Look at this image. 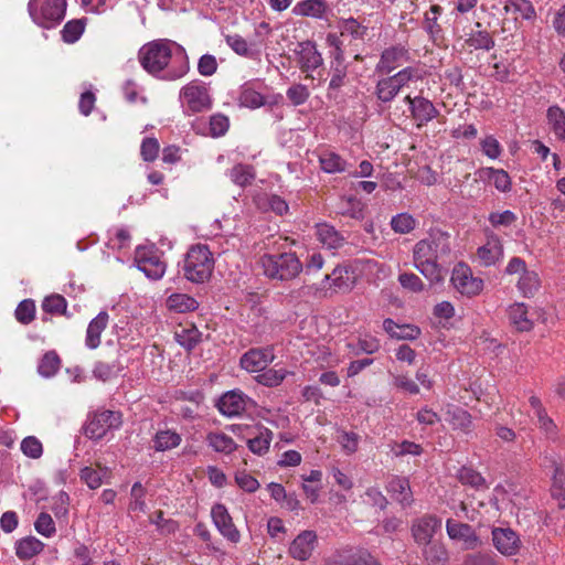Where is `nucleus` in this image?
<instances>
[{"label":"nucleus","instance_id":"f257e3e1","mask_svg":"<svg viewBox=\"0 0 565 565\" xmlns=\"http://www.w3.org/2000/svg\"><path fill=\"white\" fill-rule=\"evenodd\" d=\"M138 60L146 72L166 81L178 79L189 71L184 49L168 39L143 44L138 52Z\"/></svg>","mask_w":565,"mask_h":565},{"label":"nucleus","instance_id":"f03ea898","mask_svg":"<svg viewBox=\"0 0 565 565\" xmlns=\"http://www.w3.org/2000/svg\"><path fill=\"white\" fill-rule=\"evenodd\" d=\"M214 259L209 247L196 244L190 247L183 260L184 277L195 284L206 281L213 271Z\"/></svg>","mask_w":565,"mask_h":565},{"label":"nucleus","instance_id":"7ed1b4c3","mask_svg":"<svg viewBox=\"0 0 565 565\" xmlns=\"http://www.w3.org/2000/svg\"><path fill=\"white\" fill-rule=\"evenodd\" d=\"M260 264L266 277L278 280H291L303 268L295 253L264 254Z\"/></svg>","mask_w":565,"mask_h":565},{"label":"nucleus","instance_id":"20e7f679","mask_svg":"<svg viewBox=\"0 0 565 565\" xmlns=\"http://www.w3.org/2000/svg\"><path fill=\"white\" fill-rule=\"evenodd\" d=\"M28 11L34 23L51 29L64 19L66 0H29Z\"/></svg>","mask_w":565,"mask_h":565},{"label":"nucleus","instance_id":"39448f33","mask_svg":"<svg viewBox=\"0 0 565 565\" xmlns=\"http://www.w3.org/2000/svg\"><path fill=\"white\" fill-rule=\"evenodd\" d=\"M449 234L443 231H435L416 243L413 250L414 260L441 262L450 254Z\"/></svg>","mask_w":565,"mask_h":565},{"label":"nucleus","instance_id":"423d86ee","mask_svg":"<svg viewBox=\"0 0 565 565\" xmlns=\"http://www.w3.org/2000/svg\"><path fill=\"white\" fill-rule=\"evenodd\" d=\"M120 424L121 420L119 413L103 411L88 418L87 423L83 427V433L90 439H100L106 435L108 429L116 428Z\"/></svg>","mask_w":565,"mask_h":565},{"label":"nucleus","instance_id":"0eeeda50","mask_svg":"<svg viewBox=\"0 0 565 565\" xmlns=\"http://www.w3.org/2000/svg\"><path fill=\"white\" fill-rule=\"evenodd\" d=\"M414 68L405 67L393 76L382 78L376 85V96L383 103L394 99L398 92L414 77Z\"/></svg>","mask_w":565,"mask_h":565},{"label":"nucleus","instance_id":"6e6552de","mask_svg":"<svg viewBox=\"0 0 565 565\" xmlns=\"http://www.w3.org/2000/svg\"><path fill=\"white\" fill-rule=\"evenodd\" d=\"M451 282L461 295L469 297L478 295L483 288V280L472 277L470 268L462 263L452 269Z\"/></svg>","mask_w":565,"mask_h":565},{"label":"nucleus","instance_id":"1a4fd4ad","mask_svg":"<svg viewBox=\"0 0 565 565\" xmlns=\"http://www.w3.org/2000/svg\"><path fill=\"white\" fill-rule=\"evenodd\" d=\"M136 262L137 268L153 280L160 279L166 271V264L156 250L138 248Z\"/></svg>","mask_w":565,"mask_h":565},{"label":"nucleus","instance_id":"9d476101","mask_svg":"<svg viewBox=\"0 0 565 565\" xmlns=\"http://www.w3.org/2000/svg\"><path fill=\"white\" fill-rule=\"evenodd\" d=\"M211 515L214 525L225 539L232 543H237L239 541V531L233 523V519L224 504L215 503L212 507Z\"/></svg>","mask_w":565,"mask_h":565},{"label":"nucleus","instance_id":"9b49d317","mask_svg":"<svg viewBox=\"0 0 565 565\" xmlns=\"http://www.w3.org/2000/svg\"><path fill=\"white\" fill-rule=\"evenodd\" d=\"M274 358L271 347L253 348L241 356L239 364L248 372H260L273 362Z\"/></svg>","mask_w":565,"mask_h":565},{"label":"nucleus","instance_id":"f8f14e48","mask_svg":"<svg viewBox=\"0 0 565 565\" xmlns=\"http://www.w3.org/2000/svg\"><path fill=\"white\" fill-rule=\"evenodd\" d=\"M441 526V520L435 515L426 514L416 519L412 525V535L419 545L431 544V539Z\"/></svg>","mask_w":565,"mask_h":565},{"label":"nucleus","instance_id":"ddd939ff","mask_svg":"<svg viewBox=\"0 0 565 565\" xmlns=\"http://www.w3.org/2000/svg\"><path fill=\"white\" fill-rule=\"evenodd\" d=\"M318 544V536L312 530L300 532L291 542L288 553L297 561H307Z\"/></svg>","mask_w":565,"mask_h":565},{"label":"nucleus","instance_id":"4468645a","mask_svg":"<svg viewBox=\"0 0 565 565\" xmlns=\"http://www.w3.org/2000/svg\"><path fill=\"white\" fill-rule=\"evenodd\" d=\"M181 97L193 113H200L211 106L207 88L195 83H190L181 90Z\"/></svg>","mask_w":565,"mask_h":565},{"label":"nucleus","instance_id":"2eb2a0df","mask_svg":"<svg viewBox=\"0 0 565 565\" xmlns=\"http://www.w3.org/2000/svg\"><path fill=\"white\" fill-rule=\"evenodd\" d=\"M249 401L241 391L233 390L223 394L216 406L223 415L233 417L241 415Z\"/></svg>","mask_w":565,"mask_h":565},{"label":"nucleus","instance_id":"dca6fc26","mask_svg":"<svg viewBox=\"0 0 565 565\" xmlns=\"http://www.w3.org/2000/svg\"><path fill=\"white\" fill-rule=\"evenodd\" d=\"M411 116L416 122L417 128H422L427 122L439 116V110L426 97L416 96L411 107Z\"/></svg>","mask_w":565,"mask_h":565},{"label":"nucleus","instance_id":"f3484780","mask_svg":"<svg viewBox=\"0 0 565 565\" xmlns=\"http://www.w3.org/2000/svg\"><path fill=\"white\" fill-rule=\"evenodd\" d=\"M492 541L495 548L503 555H513L519 550L520 539L510 527L493 529Z\"/></svg>","mask_w":565,"mask_h":565},{"label":"nucleus","instance_id":"a211bd4d","mask_svg":"<svg viewBox=\"0 0 565 565\" xmlns=\"http://www.w3.org/2000/svg\"><path fill=\"white\" fill-rule=\"evenodd\" d=\"M298 46L300 50L296 51V53L299 55V64L302 72L315 71L322 65V55L318 52L313 41L299 42Z\"/></svg>","mask_w":565,"mask_h":565},{"label":"nucleus","instance_id":"6ab92c4d","mask_svg":"<svg viewBox=\"0 0 565 565\" xmlns=\"http://www.w3.org/2000/svg\"><path fill=\"white\" fill-rule=\"evenodd\" d=\"M446 530L450 539L463 541L467 548H476L479 537L470 524L447 520Z\"/></svg>","mask_w":565,"mask_h":565},{"label":"nucleus","instance_id":"aec40b11","mask_svg":"<svg viewBox=\"0 0 565 565\" xmlns=\"http://www.w3.org/2000/svg\"><path fill=\"white\" fill-rule=\"evenodd\" d=\"M408 60V51L404 46H392L383 51L376 70L390 74Z\"/></svg>","mask_w":565,"mask_h":565},{"label":"nucleus","instance_id":"412c9836","mask_svg":"<svg viewBox=\"0 0 565 565\" xmlns=\"http://www.w3.org/2000/svg\"><path fill=\"white\" fill-rule=\"evenodd\" d=\"M477 174L480 180L492 182L494 188L500 192L507 193L512 189L511 178L503 169L492 167L481 168L478 170Z\"/></svg>","mask_w":565,"mask_h":565},{"label":"nucleus","instance_id":"4be33fe9","mask_svg":"<svg viewBox=\"0 0 565 565\" xmlns=\"http://www.w3.org/2000/svg\"><path fill=\"white\" fill-rule=\"evenodd\" d=\"M109 316L106 311H100L88 324L86 331L85 344L89 349H96L100 344V334L108 324Z\"/></svg>","mask_w":565,"mask_h":565},{"label":"nucleus","instance_id":"5701e85b","mask_svg":"<svg viewBox=\"0 0 565 565\" xmlns=\"http://www.w3.org/2000/svg\"><path fill=\"white\" fill-rule=\"evenodd\" d=\"M327 9V0H302L292 8V13L300 17L322 19Z\"/></svg>","mask_w":565,"mask_h":565},{"label":"nucleus","instance_id":"b1692460","mask_svg":"<svg viewBox=\"0 0 565 565\" xmlns=\"http://www.w3.org/2000/svg\"><path fill=\"white\" fill-rule=\"evenodd\" d=\"M44 548V543L34 536H26L18 540L15 543V554L21 561L31 559L40 554Z\"/></svg>","mask_w":565,"mask_h":565},{"label":"nucleus","instance_id":"393cba45","mask_svg":"<svg viewBox=\"0 0 565 565\" xmlns=\"http://www.w3.org/2000/svg\"><path fill=\"white\" fill-rule=\"evenodd\" d=\"M414 264L416 269H418L431 284L441 282L447 274V269L440 262L414 260Z\"/></svg>","mask_w":565,"mask_h":565},{"label":"nucleus","instance_id":"a878e982","mask_svg":"<svg viewBox=\"0 0 565 565\" xmlns=\"http://www.w3.org/2000/svg\"><path fill=\"white\" fill-rule=\"evenodd\" d=\"M388 492L396 495L395 499L404 507L413 502L409 482L405 478L394 477L387 486Z\"/></svg>","mask_w":565,"mask_h":565},{"label":"nucleus","instance_id":"bb28decb","mask_svg":"<svg viewBox=\"0 0 565 565\" xmlns=\"http://www.w3.org/2000/svg\"><path fill=\"white\" fill-rule=\"evenodd\" d=\"M511 324L520 332L530 331L533 322L527 318V309L524 303H514L509 308Z\"/></svg>","mask_w":565,"mask_h":565},{"label":"nucleus","instance_id":"cd10ccee","mask_svg":"<svg viewBox=\"0 0 565 565\" xmlns=\"http://www.w3.org/2000/svg\"><path fill=\"white\" fill-rule=\"evenodd\" d=\"M478 256L483 265L491 266L503 256V246L498 237L489 241L486 245L478 248Z\"/></svg>","mask_w":565,"mask_h":565},{"label":"nucleus","instance_id":"c85d7f7f","mask_svg":"<svg viewBox=\"0 0 565 565\" xmlns=\"http://www.w3.org/2000/svg\"><path fill=\"white\" fill-rule=\"evenodd\" d=\"M167 306L170 310L184 313L198 309L199 302L191 296L185 294H172L167 299Z\"/></svg>","mask_w":565,"mask_h":565},{"label":"nucleus","instance_id":"c756f323","mask_svg":"<svg viewBox=\"0 0 565 565\" xmlns=\"http://www.w3.org/2000/svg\"><path fill=\"white\" fill-rule=\"evenodd\" d=\"M458 480L476 490L487 489L486 479L471 467L462 466L457 472Z\"/></svg>","mask_w":565,"mask_h":565},{"label":"nucleus","instance_id":"7c9ffc66","mask_svg":"<svg viewBox=\"0 0 565 565\" xmlns=\"http://www.w3.org/2000/svg\"><path fill=\"white\" fill-rule=\"evenodd\" d=\"M61 367V359L55 351H47L41 358L38 372L42 377L50 379L54 376Z\"/></svg>","mask_w":565,"mask_h":565},{"label":"nucleus","instance_id":"2f4dec72","mask_svg":"<svg viewBox=\"0 0 565 565\" xmlns=\"http://www.w3.org/2000/svg\"><path fill=\"white\" fill-rule=\"evenodd\" d=\"M230 175L231 180L235 184L242 188H246L247 185L252 184L256 177V173L253 166L237 163L231 169Z\"/></svg>","mask_w":565,"mask_h":565},{"label":"nucleus","instance_id":"473e14b6","mask_svg":"<svg viewBox=\"0 0 565 565\" xmlns=\"http://www.w3.org/2000/svg\"><path fill=\"white\" fill-rule=\"evenodd\" d=\"M206 440L216 452L232 454L237 448L233 438L224 433H210Z\"/></svg>","mask_w":565,"mask_h":565},{"label":"nucleus","instance_id":"72a5a7b5","mask_svg":"<svg viewBox=\"0 0 565 565\" xmlns=\"http://www.w3.org/2000/svg\"><path fill=\"white\" fill-rule=\"evenodd\" d=\"M87 19H74L65 23L61 31L62 40L65 43L72 44L79 40L84 33Z\"/></svg>","mask_w":565,"mask_h":565},{"label":"nucleus","instance_id":"f704fd0d","mask_svg":"<svg viewBox=\"0 0 565 565\" xmlns=\"http://www.w3.org/2000/svg\"><path fill=\"white\" fill-rule=\"evenodd\" d=\"M423 554L428 565H447L448 552L439 543H431L424 546Z\"/></svg>","mask_w":565,"mask_h":565},{"label":"nucleus","instance_id":"c9c22d12","mask_svg":"<svg viewBox=\"0 0 565 565\" xmlns=\"http://www.w3.org/2000/svg\"><path fill=\"white\" fill-rule=\"evenodd\" d=\"M505 13L520 14L525 20L535 18V9L529 0H507L504 4Z\"/></svg>","mask_w":565,"mask_h":565},{"label":"nucleus","instance_id":"e433bc0d","mask_svg":"<svg viewBox=\"0 0 565 565\" xmlns=\"http://www.w3.org/2000/svg\"><path fill=\"white\" fill-rule=\"evenodd\" d=\"M153 443L154 450L166 451L179 446L181 443V437L174 431L161 430L156 434Z\"/></svg>","mask_w":565,"mask_h":565},{"label":"nucleus","instance_id":"4c0bfd02","mask_svg":"<svg viewBox=\"0 0 565 565\" xmlns=\"http://www.w3.org/2000/svg\"><path fill=\"white\" fill-rule=\"evenodd\" d=\"M289 374L292 373L285 369H265L256 376V381L264 386L275 387L278 386Z\"/></svg>","mask_w":565,"mask_h":565},{"label":"nucleus","instance_id":"58836bf2","mask_svg":"<svg viewBox=\"0 0 565 565\" xmlns=\"http://www.w3.org/2000/svg\"><path fill=\"white\" fill-rule=\"evenodd\" d=\"M321 169L327 173L343 172L347 170V161L334 152H327L319 158Z\"/></svg>","mask_w":565,"mask_h":565},{"label":"nucleus","instance_id":"ea45409f","mask_svg":"<svg viewBox=\"0 0 565 565\" xmlns=\"http://www.w3.org/2000/svg\"><path fill=\"white\" fill-rule=\"evenodd\" d=\"M201 337L202 333L196 328L182 329L174 334L175 341L188 352H191L201 342Z\"/></svg>","mask_w":565,"mask_h":565},{"label":"nucleus","instance_id":"a19ab883","mask_svg":"<svg viewBox=\"0 0 565 565\" xmlns=\"http://www.w3.org/2000/svg\"><path fill=\"white\" fill-rule=\"evenodd\" d=\"M547 119L552 125L554 134L562 140L565 139V113L558 106H551L547 109Z\"/></svg>","mask_w":565,"mask_h":565},{"label":"nucleus","instance_id":"79ce46f5","mask_svg":"<svg viewBox=\"0 0 565 565\" xmlns=\"http://www.w3.org/2000/svg\"><path fill=\"white\" fill-rule=\"evenodd\" d=\"M238 100L242 106L248 108H258L265 104V97L248 84L242 86Z\"/></svg>","mask_w":565,"mask_h":565},{"label":"nucleus","instance_id":"37998d69","mask_svg":"<svg viewBox=\"0 0 565 565\" xmlns=\"http://www.w3.org/2000/svg\"><path fill=\"white\" fill-rule=\"evenodd\" d=\"M118 371L119 364L115 360L111 362L97 361L93 369V375L95 379L106 382L117 376Z\"/></svg>","mask_w":565,"mask_h":565},{"label":"nucleus","instance_id":"c03bdc74","mask_svg":"<svg viewBox=\"0 0 565 565\" xmlns=\"http://www.w3.org/2000/svg\"><path fill=\"white\" fill-rule=\"evenodd\" d=\"M450 415V424L455 429H460L465 433H469L472 426L471 415L461 407H456L454 411L449 412Z\"/></svg>","mask_w":565,"mask_h":565},{"label":"nucleus","instance_id":"a18cd8bd","mask_svg":"<svg viewBox=\"0 0 565 565\" xmlns=\"http://www.w3.org/2000/svg\"><path fill=\"white\" fill-rule=\"evenodd\" d=\"M42 308L47 313L66 315L67 301L63 296L54 294L44 298Z\"/></svg>","mask_w":565,"mask_h":565},{"label":"nucleus","instance_id":"49530a36","mask_svg":"<svg viewBox=\"0 0 565 565\" xmlns=\"http://www.w3.org/2000/svg\"><path fill=\"white\" fill-rule=\"evenodd\" d=\"M468 46L475 50H491L494 46V40L487 31H477L470 34L466 40Z\"/></svg>","mask_w":565,"mask_h":565},{"label":"nucleus","instance_id":"de8ad7c7","mask_svg":"<svg viewBox=\"0 0 565 565\" xmlns=\"http://www.w3.org/2000/svg\"><path fill=\"white\" fill-rule=\"evenodd\" d=\"M415 218L408 213H399L392 217L391 226L394 232L407 234L415 228Z\"/></svg>","mask_w":565,"mask_h":565},{"label":"nucleus","instance_id":"09e8293b","mask_svg":"<svg viewBox=\"0 0 565 565\" xmlns=\"http://www.w3.org/2000/svg\"><path fill=\"white\" fill-rule=\"evenodd\" d=\"M271 436L273 433L268 428H265V436L262 434L260 436L247 440L248 449L258 456L264 455L269 449Z\"/></svg>","mask_w":565,"mask_h":565},{"label":"nucleus","instance_id":"8fccbe9b","mask_svg":"<svg viewBox=\"0 0 565 565\" xmlns=\"http://www.w3.org/2000/svg\"><path fill=\"white\" fill-rule=\"evenodd\" d=\"M15 318L22 324H29L34 320L35 303L32 299L22 300L15 309Z\"/></svg>","mask_w":565,"mask_h":565},{"label":"nucleus","instance_id":"3c124183","mask_svg":"<svg viewBox=\"0 0 565 565\" xmlns=\"http://www.w3.org/2000/svg\"><path fill=\"white\" fill-rule=\"evenodd\" d=\"M443 12V8L438 4L430 7L429 11L425 13V30L431 35L437 36L441 32V26L438 24L437 19Z\"/></svg>","mask_w":565,"mask_h":565},{"label":"nucleus","instance_id":"603ef678","mask_svg":"<svg viewBox=\"0 0 565 565\" xmlns=\"http://www.w3.org/2000/svg\"><path fill=\"white\" fill-rule=\"evenodd\" d=\"M34 527L39 534L45 537H51L56 532L55 522L53 521L52 516L46 512H41L38 515L34 522Z\"/></svg>","mask_w":565,"mask_h":565},{"label":"nucleus","instance_id":"864d4df0","mask_svg":"<svg viewBox=\"0 0 565 565\" xmlns=\"http://www.w3.org/2000/svg\"><path fill=\"white\" fill-rule=\"evenodd\" d=\"M540 285L537 275L533 271H525L519 279L518 287L524 297H530L537 290Z\"/></svg>","mask_w":565,"mask_h":565},{"label":"nucleus","instance_id":"5fc2aeb1","mask_svg":"<svg viewBox=\"0 0 565 565\" xmlns=\"http://www.w3.org/2000/svg\"><path fill=\"white\" fill-rule=\"evenodd\" d=\"M518 220L514 212L510 210H505L503 212H491L488 216L489 223L494 227L498 228L500 226L508 227L512 225Z\"/></svg>","mask_w":565,"mask_h":565},{"label":"nucleus","instance_id":"6e6d98bb","mask_svg":"<svg viewBox=\"0 0 565 565\" xmlns=\"http://www.w3.org/2000/svg\"><path fill=\"white\" fill-rule=\"evenodd\" d=\"M21 450L26 457L38 459L42 456L43 447L36 437L29 436L22 440Z\"/></svg>","mask_w":565,"mask_h":565},{"label":"nucleus","instance_id":"4d7b16f0","mask_svg":"<svg viewBox=\"0 0 565 565\" xmlns=\"http://www.w3.org/2000/svg\"><path fill=\"white\" fill-rule=\"evenodd\" d=\"M159 142L156 138L147 137L142 140L140 147V154L143 161L152 162L157 159L159 153Z\"/></svg>","mask_w":565,"mask_h":565},{"label":"nucleus","instance_id":"13d9d810","mask_svg":"<svg viewBox=\"0 0 565 565\" xmlns=\"http://www.w3.org/2000/svg\"><path fill=\"white\" fill-rule=\"evenodd\" d=\"M235 482L242 490L249 493L255 492L260 486L258 480L246 470H238L235 473Z\"/></svg>","mask_w":565,"mask_h":565},{"label":"nucleus","instance_id":"bf43d9fd","mask_svg":"<svg viewBox=\"0 0 565 565\" xmlns=\"http://www.w3.org/2000/svg\"><path fill=\"white\" fill-rule=\"evenodd\" d=\"M340 29L343 33H349L354 39H363L367 32V28L361 25L354 18L344 19L340 23Z\"/></svg>","mask_w":565,"mask_h":565},{"label":"nucleus","instance_id":"052dcab7","mask_svg":"<svg viewBox=\"0 0 565 565\" xmlns=\"http://www.w3.org/2000/svg\"><path fill=\"white\" fill-rule=\"evenodd\" d=\"M230 120L225 115L215 114L210 118V132L212 137H221L226 134Z\"/></svg>","mask_w":565,"mask_h":565},{"label":"nucleus","instance_id":"680f3d73","mask_svg":"<svg viewBox=\"0 0 565 565\" xmlns=\"http://www.w3.org/2000/svg\"><path fill=\"white\" fill-rule=\"evenodd\" d=\"M340 213L353 218L362 217V204L355 196L343 198Z\"/></svg>","mask_w":565,"mask_h":565},{"label":"nucleus","instance_id":"e2e57ef3","mask_svg":"<svg viewBox=\"0 0 565 565\" xmlns=\"http://www.w3.org/2000/svg\"><path fill=\"white\" fill-rule=\"evenodd\" d=\"M286 95L287 98L292 103V105L299 106L307 102L310 94L305 85L296 84L287 89Z\"/></svg>","mask_w":565,"mask_h":565},{"label":"nucleus","instance_id":"0e129e2a","mask_svg":"<svg viewBox=\"0 0 565 565\" xmlns=\"http://www.w3.org/2000/svg\"><path fill=\"white\" fill-rule=\"evenodd\" d=\"M227 45L241 56H250V50L245 39L238 34H228L225 36Z\"/></svg>","mask_w":565,"mask_h":565},{"label":"nucleus","instance_id":"69168bd1","mask_svg":"<svg viewBox=\"0 0 565 565\" xmlns=\"http://www.w3.org/2000/svg\"><path fill=\"white\" fill-rule=\"evenodd\" d=\"M398 281L403 288L408 289L413 292H420L424 290V284L422 279L413 273H403L398 276Z\"/></svg>","mask_w":565,"mask_h":565},{"label":"nucleus","instance_id":"338daca9","mask_svg":"<svg viewBox=\"0 0 565 565\" xmlns=\"http://www.w3.org/2000/svg\"><path fill=\"white\" fill-rule=\"evenodd\" d=\"M81 480L84 481L90 489H97L103 483L102 473L92 467H85L81 470Z\"/></svg>","mask_w":565,"mask_h":565},{"label":"nucleus","instance_id":"774afa93","mask_svg":"<svg viewBox=\"0 0 565 565\" xmlns=\"http://www.w3.org/2000/svg\"><path fill=\"white\" fill-rule=\"evenodd\" d=\"M463 565H498L494 556L488 553L469 554L466 556Z\"/></svg>","mask_w":565,"mask_h":565}]
</instances>
